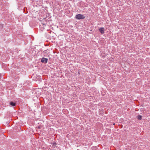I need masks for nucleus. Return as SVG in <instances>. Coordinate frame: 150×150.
Here are the masks:
<instances>
[{
    "label": "nucleus",
    "instance_id": "f257e3e1",
    "mask_svg": "<svg viewBox=\"0 0 150 150\" xmlns=\"http://www.w3.org/2000/svg\"><path fill=\"white\" fill-rule=\"evenodd\" d=\"M75 18L78 20L83 19L85 18V17L83 15L78 14L76 15Z\"/></svg>",
    "mask_w": 150,
    "mask_h": 150
},
{
    "label": "nucleus",
    "instance_id": "f03ea898",
    "mask_svg": "<svg viewBox=\"0 0 150 150\" xmlns=\"http://www.w3.org/2000/svg\"><path fill=\"white\" fill-rule=\"evenodd\" d=\"M48 59L47 58L43 57L41 61V62L43 63H47Z\"/></svg>",
    "mask_w": 150,
    "mask_h": 150
},
{
    "label": "nucleus",
    "instance_id": "7ed1b4c3",
    "mask_svg": "<svg viewBox=\"0 0 150 150\" xmlns=\"http://www.w3.org/2000/svg\"><path fill=\"white\" fill-rule=\"evenodd\" d=\"M99 30L100 33L103 34L104 33V28H100L99 29Z\"/></svg>",
    "mask_w": 150,
    "mask_h": 150
},
{
    "label": "nucleus",
    "instance_id": "20e7f679",
    "mask_svg": "<svg viewBox=\"0 0 150 150\" xmlns=\"http://www.w3.org/2000/svg\"><path fill=\"white\" fill-rule=\"evenodd\" d=\"M51 144H52V148H54L56 146V145H57V144L55 143H51Z\"/></svg>",
    "mask_w": 150,
    "mask_h": 150
},
{
    "label": "nucleus",
    "instance_id": "39448f33",
    "mask_svg": "<svg viewBox=\"0 0 150 150\" xmlns=\"http://www.w3.org/2000/svg\"><path fill=\"white\" fill-rule=\"evenodd\" d=\"M10 104L11 105L13 106H14L16 105V103L12 102H10Z\"/></svg>",
    "mask_w": 150,
    "mask_h": 150
},
{
    "label": "nucleus",
    "instance_id": "423d86ee",
    "mask_svg": "<svg viewBox=\"0 0 150 150\" xmlns=\"http://www.w3.org/2000/svg\"><path fill=\"white\" fill-rule=\"evenodd\" d=\"M137 118L138 120H140L142 118V116L140 115H139L137 117Z\"/></svg>",
    "mask_w": 150,
    "mask_h": 150
},
{
    "label": "nucleus",
    "instance_id": "0eeeda50",
    "mask_svg": "<svg viewBox=\"0 0 150 150\" xmlns=\"http://www.w3.org/2000/svg\"><path fill=\"white\" fill-rule=\"evenodd\" d=\"M140 80V79H138V80H137V81H138V80H139H139Z\"/></svg>",
    "mask_w": 150,
    "mask_h": 150
}]
</instances>
